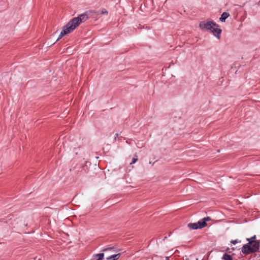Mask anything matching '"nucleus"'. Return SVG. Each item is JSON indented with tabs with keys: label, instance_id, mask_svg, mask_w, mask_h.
<instances>
[{
	"label": "nucleus",
	"instance_id": "obj_1",
	"mask_svg": "<svg viewBox=\"0 0 260 260\" xmlns=\"http://www.w3.org/2000/svg\"><path fill=\"white\" fill-rule=\"evenodd\" d=\"M88 18V16L86 14H83L80 15L77 17L74 18L70 20L68 24H67L63 27V29L60 32L57 41L59 40L64 35L70 33L73 30H74L81 22L85 21Z\"/></svg>",
	"mask_w": 260,
	"mask_h": 260
},
{
	"label": "nucleus",
	"instance_id": "obj_2",
	"mask_svg": "<svg viewBox=\"0 0 260 260\" xmlns=\"http://www.w3.org/2000/svg\"><path fill=\"white\" fill-rule=\"evenodd\" d=\"M201 29L210 30L218 39L220 38L221 29L218 28V25L213 21H201L199 24Z\"/></svg>",
	"mask_w": 260,
	"mask_h": 260
},
{
	"label": "nucleus",
	"instance_id": "obj_3",
	"mask_svg": "<svg viewBox=\"0 0 260 260\" xmlns=\"http://www.w3.org/2000/svg\"><path fill=\"white\" fill-rule=\"evenodd\" d=\"M207 226V223L205 221H199L197 223H190L188 224V226L191 229L197 230L202 229Z\"/></svg>",
	"mask_w": 260,
	"mask_h": 260
},
{
	"label": "nucleus",
	"instance_id": "obj_4",
	"mask_svg": "<svg viewBox=\"0 0 260 260\" xmlns=\"http://www.w3.org/2000/svg\"><path fill=\"white\" fill-rule=\"evenodd\" d=\"M252 250L253 249L250 245V244H249V242L246 244L244 245L242 248V252L245 254H248L250 253H252Z\"/></svg>",
	"mask_w": 260,
	"mask_h": 260
},
{
	"label": "nucleus",
	"instance_id": "obj_5",
	"mask_svg": "<svg viewBox=\"0 0 260 260\" xmlns=\"http://www.w3.org/2000/svg\"><path fill=\"white\" fill-rule=\"evenodd\" d=\"M249 244L253 249V252L257 251L259 247V244L257 241H249Z\"/></svg>",
	"mask_w": 260,
	"mask_h": 260
},
{
	"label": "nucleus",
	"instance_id": "obj_6",
	"mask_svg": "<svg viewBox=\"0 0 260 260\" xmlns=\"http://www.w3.org/2000/svg\"><path fill=\"white\" fill-rule=\"evenodd\" d=\"M104 257V253H101L94 254L92 256L91 260H103Z\"/></svg>",
	"mask_w": 260,
	"mask_h": 260
},
{
	"label": "nucleus",
	"instance_id": "obj_7",
	"mask_svg": "<svg viewBox=\"0 0 260 260\" xmlns=\"http://www.w3.org/2000/svg\"><path fill=\"white\" fill-rule=\"evenodd\" d=\"M120 250L119 249H116L113 247H108L104 249L102 251L104 252H106L108 251H110L113 252H117L118 251H119Z\"/></svg>",
	"mask_w": 260,
	"mask_h": 260
},
{
	"label": "nucleus",
	"instance_id": "obj_8",
	"mask_svg": "<svg viewBox=\"0 0 260 260\" xmlns=\"http://www.w3.org/2000/svg\"><path fill=\"white\" fill-rule=\"evenodd\" d=\"M230 16V14L229 13L227 12H223L221 17H220L219 19L222 22H224L225 21V19L229 17Z\"/></svg>",
	"mask_w": 260,
	"mask_h": 260
},
{
	"label": "nucleus",
	"instance_id": "obj_9",
	"mask_svg": "<svg viewBox=\"0 0 260 260\" xmlns=\"http://www.w3.org/2000/svg\"><path fill=\"white\" fill-rule=\"evenodd\" d=\"M120 256V253L113 254L110 256L107 257V260H117Z\"/></svg>",
	"mask_w": 260,
	"mask_h": 260
},
{
	"label": "nucleus",
	"instance_id": "obj_10",
	"mask_svg": "<svg viewBox=\"0 0 260 260\" xmlns=\"http://www.w3.org/2000/svg\"><path fill=\"white\" fill-rule=\"evenodd\" d=\"M224 260H233V257L231 255L224 254L222 257Z\"/></svg>",
	"mask_w": 260,
	"mask_h": 260
},
{
	"label": "nucleus",
	"instance_id": "obj_11",
	"mask_svg": "<svg viewBox=\"0 0 260 260\" xmlns=\"http://www.w3.org/2000/svg\"><path fill=\"white\" fill-rule=\"evenodd\" d=\"M138 160V156L137 155H135V157L133 158L132 161L131 162V164H135Z\"/></svg>",
	"mask_w": 260,
	"mask_h": 260
},
{
	"label": "nucleus",
	"instance_id": "obj_12",
	"mask_svg": "<svg viewBox=\"0 0 260 260\" xmlns=\"http://www.w3.org/2000/svg\"><path fill=\"white\" fill-rule=\"evenodd\" d=\"M211 219L209 217H205L202 220H201V221H205V223H206V221L211 220Z\"/></svg>",
	"mask_w": 260,
	"mask_h": 260
},
{
	"label": "nucleus",
	"instance_id": "obj_13",
	"mask_svg": "<svg viewBox=\"0 0 260 260\" xmlns=\"http://www.w3.org/2000/svg\"><path fill=\"white\" fill-rule=\"evenodd\" d=\"M256 238L255 236L252 237L251 238H247V240L249 242V241H255V239Z\"/></svg>",
	"mask_w": 260,
	"mask_h": 260
},
{
	"label": "nucleus",
	"instance_id": "obj_14",
	"mask_svg": "<svg viewBox=\"0 0 260 260\" xmlns=\"http://www.w3.org/2000/svg\"><path fill=\"white\" fill-rule=\"evenodd\" d=\"M108 11L106 9H103L101 11L102 14H108Z\"/></svg>",
	"mask_w": 260,
	"mask_h": 260
},
{
	"label": "nucleus",
	"instance_id": "obj_15",
	"mask_svg": "<svg viewBox=\"0 0 260 260\" xmlns=\"http://www.w3.org/2000/svg\"><path fill=\"white\" fill-rule=\"evenodd\" d=\"M237 242H238L237 240H234V241H232V243H233L234 244H235Z\"/></svg>",
	"mask_w": 260,
	"mask_h": 260
},
{
	"label": "nucleus",
	"instance_id": "obj_16",
	"mask_svg": "<svg viewBox=\"0 0 260 260\" xmlns=\"http://www.w3.org/2000/svg\"><path fill=\"white\" fill-rule=\"evenodd\" d=\"M166 260H170V259H169L168 257H167V258H166Z\"/></svg>",
	"mask_w": 260,
	"mask_h": 260
},
{
	"label": "nucleus",
	"instance_id": "obj_17",
	"mask_svg": "<svg viewBox=\"0 0 260 260\" xmlns=\"http://www.w3.org/2000/svg\"><path fill=\"white\" fill-rule=\"evenodd\" d=\"M258 5L260 6V2L258 3Z\"/></svg>",
	"mask_w": 260,
	"mask_h": 260
}]
</instances>
